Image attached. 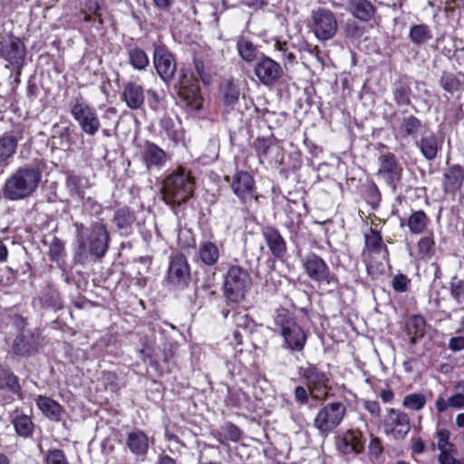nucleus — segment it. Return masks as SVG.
I'll return each mask as SVG.
<instances>
[{
  "mask_svg": "<svg viewBox=\"0 0 464 464\" xmlns=\"http://www.w3.org/2000/svg\"><path fill=\"white\" fill-rule=\"evenodd\" d=\"M41 179L42 171L37 165H22L5 179L2 189L3 196L9 201L28 198L37 191Z\"/></svg>",
  "mask_w": 464,
  "mask_h": 464,
  "instance_id": "obj_1",
  "label": "nucleus"
},
{
  "mask_svg": "<svg viewBox=\"0 0 464 464\" xmlns=\"http://www.w3.org/2000/svg\"><path fill=\"white\" fill-rule=\"evenodd\" d=\"M195 179L190 170L179 167L163 181L162 194L167 204L186 203L194 193Z\"/></svg>",
  "mask_w": 464,
  "mask_h": 464,
  "instance_id": "obj_2",
  "label": "nucleus"
},
{
  "mask_svg": "<svg viewBox=\"0 0 464 464\" xmlns=\"http://www.w3.org/2000/svg\"><path fill=\"white\" fill-rule=\"evenodd\" d=\"M274 331L283 338L285 349L291 353L304 350L307 340L306 334L287 311H278L274 317Z\"/></svg>",
  "mask_w": 464,
  "mask_h": 464,
  "instance_id": "obj_3",
  "label": "nucleus"
},
{
  "mask_svg": "<svg viewBox=\"0 0 464 464\" xmlns=\"http://www.w3.org/2000/svg\"><path fill=\"white\" fill-rule=\"evenodd\" d=\"M252 285V278L246 269L240 266H231L226 276L224 291L227 300L238 304L245 300Z\"/></svg>",
  "mask_w": 464,
  "mask_h": 464,
  "instance_id": "obj_4",
  "label": "nucleus"
},
{
  "mask_svg": "<svg viewBox=\"0 0 464 464\" xmlns=\"http://www.w3.org/2000/svg\"><path fill=\"white\" fill-rule=\"evenodd\" d=\"M174 89L179 99L190 111H198L203 109L204 98L201 95L198 80L191 72L181 69Z\"/></svg>",
  "mask_w": 464,
  "mask_h": 464,
  "instance_id": "obj_5",
  "label": "nucleus"
},
{
  "mask_svg": "<svg viewBox=\"0 0 464 464\" xmlns=\"http://www.w3.org/2000/svg\"><path fill=\"white\" fill-rule=\"evenodd\" d=\"M70 112L82 131L88 136H94L101 128V121L96 110L81 95L70 102Z\"/></svg>",
  "mask_w": 464,
  "mask_h": 464,
  "instance_id": "obj_6",
  "label": "nucleus"
},
{
  "mask_svg": "<svg viewBox=\"0 0 464 464\" xmlns=\"http://www.w3.org/2000/svg\"><path fill=\"white\" fill-rule=\"evenodd\" d=\"M88 231L86 238L80 243L77 253L88 251L96 258L103 257L108 251L111 240L106 225L102 221H94Z\"/></svg>",
  "mask_w": 464,
  "mask_h": 464,
  "instance_id": "obj_7",
  "label": "nucleus"
},
{
  "mask_svg": "<svg viewBox=\"0 0 464 464\" xmlns=\"http://www.w3.org/2000/svg\"><path fill=\"white\" fill-rule=\"evenodd\" d=\"M346 414V406L341 401L324 404L317 412L314 425L322 435H328L343 421Z\"/></svg>",
  "mask_w": 464,
  "mask_h": 464,
  "instance_id": "obj_8",
  "label": "nucleus"
},
{
  "mask_svg": "<svg viewBox=\"0 0 464 464\" xmlns=\"http://www.w3.org/2000/svg\"><path fill=\"white\" fill-rule=\"evenodd\" d=\"M311 30L323 42L333 39L338 31L335 14L329 9L319 7L312 11Z\"/></svg>",
  "mask_w": 464,
  "mask_h": 464,
  "instance_id": "obj_9",
  "label": "nucleus"
},
{
  "mask_svg": "<svg viewBox=\"0 0 464 464\" xmlns=\"http://www.w3.org/2000/svg\"><path fill=\"white\" fill-rule=\"evenodd\" d=\"M303 267L307 276L317 283H324L330 288L338 285V279L324 260L314 253L307 254L302 260Z\"/></svg>",
  "mask_w": 464,
  "mask_h": 464,
  "instance_id": "obj_10",
  "label": "nucleus"
},
{
  "mask_svg": "<svg viewBox=\"0 0 464 464\" xmlns=\"http://www.w3.org/2000/svg\"><path fill=\"white\" fill-rule=\"evenodd\" d=\"M25 54V45L19 37L9 34L0 41V56L18 71V75L24 64Z\"/></svg>",
  "mask_w": 464,
  "mask_h": 464,
  "instance_id": "obj_11",
  "label": "nucleus"
},
{
  "mask_svg": "<svg viewBox=\"0 0 464 464\" xmlns=\"http://www.w3.org/2000/svg\"><path fill=\"white\" fill-rule=\"evenodd\" d=\"M378 175L383 179L393 192L401 180L403 169L393 153L388 152L379 157Z\"/></svg>",
  "mask_w": 464,
  "mask_h": 464,
  "instance_id": "obj_12",
  "label": "nucleus"
},
{
  "mask_svg": "<svg viewBox=\"0 0 464 464\" xmlns=\"http://www.w3.org/2000/svg\"><path fill=\"white\" fill-rule=\"evenodd\" d=\"M254 73L262 84L273 86L283 77L284 71L279 63L262 54L256 61Z\"/></svg>",
  "mask_w": 464,
  "mask_h": 464,
  "instance_id": "obj_13",
  "label": "nucleus"
},
{
  "mask_svg": "<svg viewBox=\"0 0 464 464\" xmlns=\"http://www.w3.org/2000/svg\"><path fill=\"white\" fill-rule=\"evenodd\" d=\"M298 374L304 380L312 397L315 400L319 398L315 393L328 386L329 378L327 374L313 363L305 362L301 365L298 368Z\"/></svg>",
  "mask_w": 464,
  "mask_h": 464,
  "instance_id": "obj_14",
  "label": "nucleus"
},
{
  "mask_svg": "<svg viewBox=\"0 0 464 464\" xmlns=\"http://www.w3.org/2000/svg\"><path fill=\"white\" fill-rule=\"evenodd\" d=\"M168 282L178 289H183L188 285L190 267L184 255L177 254L170 258L168 268Z\"/></svg>",
  "mask_w": 464,
  "mask_h": 464,
  "instance_id": "obj_15",
  "label": "nucleus"
},
{
  "mask_svg": "<svg viewBox=\"0 0 464 464\" xmlns=\"http://www.w3.org/2000/svg\"><path fill=\"white\" fill-rule=\"evenodd\" d=\"M140 154L141 161L149 172L160 170L170 160L168 152L150 140L143 142Z\"/></svg>",
  "mask_w": 464,
  "mask_h": 464,
  "instance_id": "obj_16",
  "label": "nucleus"
},
{
  "mask_svg": "<svg viewBox=\"0 0 464 464\" xmlns=\"http://www.w3.org/2000/svg\"><path fill=\"white\" fill-rule=\"evenodd\" d=\"M153 63L161 80L166 84H169L177 71L173 54L165 46L157 45L154 48Z\"/></svg>",
  "mask_w": 464,
  "mask_h": 464,
  "instance_id": "obj_17",
  "label": "nucleus"
},
{
  "mask_svg": "<svg viewBox=\"0 0 464 464\" xmlns=\"http://www.w3.org/2000/svg\"><path fill=\"white\" fill-rule=\"evenodd\" d=\"M383 429L387 435L402 440L410 431V418L407 413L390 409L383 420Z\"/></svg>",
  "mask_w": 464,
  "mask_h": 464,
  "instance_id": "obj_18",
  "label": "nucleus"
},
{
  "mask_svg": "<svg viewBox=\"0 0 464 464\" xmlns=\"http://www.w3.org/2000/svg\"><path fill=\"white\" fill-rule=\"evenodd\" d=\"M231 188L234 194L244 203L257 199L254 179L246 171L240 170L233 176Z\"/></svg>",
  "mask_w": 464,
  "mask_h": 464,
  "instance_id": "obj_19",
  "label": "nucleus"
},
{
  "mask_svg": "<svg viewBox=\"0 0 464 464\" xmlns=\"http://www.w3.org/2000/svg\"><path fill=\"white\" fill-rule=\"evenodd\" d=\"M261 235L271 255L279 260H282L287 252L286 242L279 230L273 226H265L261 228Z\"/></svg>",
  "mask_w": 464,
  "mask_h": 464,
  "instance_id": "obj_20",
  "label": "nucleus"
},
{
  "mask_svg": "<svg viewBox=\"0 0 464 464\" xmlns=\"http://www.w3.org/2000/svg\"><path fill=\"white\" fill-rule=\"evenodd\" d=\"M38 348L39 334L23 331L14 340L12 352L17 356L28 357L37 353Z\"/></svg>",
  "mask_w": 464,
  "mask_h": 464,
  "instance_id": "obj_21",
  "label": "nucleus"
},
{
  "mask_svg": "<svg viewBox=\"0 0 464 464\" xmlns=\"http://www.w3.org/2000/svg\"><path fill=\"white\" fill-rule=\"evenodd\" d=\"M393 101L398 107L410 106L411 103V82L407 75L400 76L392 84Z\"/></svg>",
  "mask_w": 464,
  "mask_h": 464,
  "instance_id": "obj_22",
  "label": "nucleus"
},
{
  "mask_svg": "<svg viewBox=\"0 0 464 464\" xmlns=\"http://www.w3.org/2000/svg\"><path fill=\"white\" fill-rule=\"evenodd\" d=\"M135 220V212L127 207L117 209L112 218L117 232L122 237H128L133 232Z\"/></svg>",
  "mask_w": 464,
  "mask_h": 464,
  "instance_id": "obj_23",
  "label": "nucleus"
},
{
  "mask_svg": "<svg viewBox=\"0 0 464 464\" xmlns=\"http://www.w3.org/2000/svg\"><path fill=\"white\" fill-rule=\"evenodd\" d=\"M159 135L163 140H169L174 146L178 145L184 139L182 128L176 124L174 120L165 115L159 121Z\"/></svg>",
  "mask_w": 464,
  "mask_h": 464,
  "instance_id": "obj_24",
  "label": "nucleus"
},
{
  "mask_svg": "<svg viewBox=\"0 0 464 464\" xmlns=\"http://www.w3.org/2000/svg\"><path fill=\"white\" fill-rule=\"evenodd\" d=\"M126 446L137 459H144L149 450V438L140 430H135L127 434Z\"/></svg>",
  "mask_w": 464,
  "mask_h": 464,
  "instance_id": "obj_25",
  "label": "nucleus"
},
{
  "mask_svg": "<svg viewBox=\"0 0 464 464\" xmlns=\"http://www.w3.org/2000/svg\"><path fill=\"white\" fill-rule=\"evenodd\" d=\"M145 95L143 87L135 82H128L123 86L122 101L130 110L140 109L144 103Z\"/></svg>",
  "mask_w": 464,
  "mask_h": 464,
  "instance_id": "obj_26",
  "label": "nucleus"
},
{
  "mask_svg": "<svg viewBox=\"0 0 464 464\" xmlns=\"http://www.w3.org/2000/svg\"><path fill=\"white\" fill-rule=\"evenodd\" d=\"M423 127L422 121L414 115H406L401 118L398 128L401 139L412 138L415 140Z\"/></svg>",
  "mask_w": 464,
  "mask_h": 464,
  "instance_id": "obj_27",
  "label": "nucleus"
},
{
  "mask_svg": "<svg viewBox=\"0 0 464 464\" xmlns=\"http://www.w3.org/2000/svg\"><path fill=\"white\" fill-rule=\"evenodd\" d=\"M464 174L460 166L449 168L443 175V187L447 193H455L463 182Z\"/></svg>",
  "mask_w": 464,
  "mask_h": 464,
  "instance_id": "obj_28",
  "label": "nucleus"
},
{
  "mask_svg": "<svg viewBox=\"0 0 464 464\" xmlns=\"http://www.w3.org/2000/svg\"><path fill=\"white\" fill-rule=\"evenodd\" d=\"M219 249L218 246L208 240L201 241L198 248V259L206 266H212L219 259Z\"/></svg>",
  "mask_w": 464,
  "mask_h": 464,
  "instance_id": "obj_29",
  "label": "nucleus"
},
{
  "mask_svg": "<svg viewBox=\"0 0 464 464\" xmlns=\"http://www.w3.org/2000/svg\"><path fill=\"white\" fill-rule=\"evenodd\" d=\"M415 144L427 160L436 159L439 151V141L433 133L421 136L420 139L415 140Z\"/></svg>",
  "mask_w": 464,
  "mask_h": 464,
  "instance_id": "obj_30",
  "label": "nucleus"
},
{
  "mask_svg": "<svg viewBox=\"0 0 464 464\" xmlns=\"http://www.w3.org/2000/svg\"><path fill=\"white\" fill-rule=\"evenodd\" d=\"M18 140L11 134L0 137V167L7 165L10 159L16 153Z\"/></svg>",
  "mask_w": 464,
  "mask_h": 464,
  "instance_id": "obj_31",
  "label": "nucleus"
},
{
  "mask_svg": "<svg viewBox=\"0 0 464 464\" xmlns=\"http://www.w3.org/2000/svg\"><path fill=\"white\" fill-rule=\"evenodd\" d=\"M349 11L361 21H370L374 14L375 7L367 0H350Z\"/></svg>",
  "mask_w": 464,
  "mask_h": 464,
  "instance_id": "obj_32",
  "label": "nucleus"
},
{
  "mask_svg": "<svg viewBox=\"0 0 464 464\" xmlns=\"http://www.w3.org/2000/svg\"><path fill=\"white\" fill-rule=\"evenodd\" d=\"M0 389H6L19 399H23L18 377L7 368L0 366Z\"/></svg>",
  "mask_w": 464,
  "mask_h": 464,
  "instance_id": "obj_33",
  "label": "nucleus"
},
{
  "mask_svg": "<svg viewBox=\"0 0 464 464\" xmlns=\"http://www.w3.org/2000/svg\"><path fill=\"white\" fill-rule=\"evenodd\" d=\"M35 402L44 416L56 421L60 420L63 408L54 400L46 396L39 395L36 398Z\"/></svg>",
  "mask_w": 464,
  "mask_h": 464,
  "instance_id": "obj_34",
  "label": "nucleus"
},
{
  "mask_svg": "<svg viewBox=\"0 0 464 464\" xmlns=\"http://www.w3.org/2000/svg\"><path fill=\"white\" fill-rule=\"evenodd\" d=\"M220 92L223 104L228 109H233L240 95L238 86L233 81L226 80L221 85Z\"/></svg>",
  "mask_w": 464,
  "mask_h": 464,
  "instance_id": "obj_35",
  "label": "nucleus"
},
{
  "mask_svg": "<svg viewBox=\"0 0 464 464\" xmlns=\"http://www.w3.org/2000/svg\"><path fill=\"white\" fill-rule=\"evenodd\" d=\"M14 430L19 437L28 439L33 436L34 425L31 418L25 414H17L12 420Z\"/></svg>",
  "mask_w": 464,
  "mask_h": 464,
  "instance_id": "obj_36",
  "label": "nucleus"
},
{
  "mask_svg": "<svg viewBox=\"0 0 464 464\" xmlns=\"http://www.w3.org/2000/svg\"><path fill=\"white\" fill-rule=\"evenodd\" d=\"M426 328V320L423 316L414 314L407 322L408 334L411 336V343L424 336Z\"/></svg>",
  "mask_w": 464,
  "mask_h": 464,
  "instance_id": "obj_37",
  "label": "nucleus"
},
{
  "mask_svg": "<svg viewBox=\"0 0 464 464\" xmlns=\"http://www.w3.org/2000/svg\"><path fill=\"white\" fill-rule=\"evenodd\" d=\"M237 49L239 56L246 62L251 63L257 58V47L248 39L245 37L238 38L237 42Z\"/></svg>",
  "mask_w": 464,
  "mask_h": 464,
  "instance_id": "obj_38",
  "label": "nucleus"
},
{
  "mask_svg": "<svg viewBox=\"0 0 464 464\" xmlns=\"http://www.w3.org/2000/svg\"><path fill=\"white\" fill-rule=\"evenodd\" d=\"M409 38L413 44L420 46L432 38V33L424 24H414L410 28Z\"/></svg>",
  "mask_w": 464,
  "mask_h": 464,
  "instance_id": "obj_39",
  "label": "nucleus"
},
{
  "mask_svg": "<svg viewBox=\"0 0 464 464\" xmlns=\"http://www.w3.org/2000/svg\"><path fill=\"white\" fill-rule=\"evenodd\" d=\"M65 185L72 197L82 199L87 188V180L76 175H69L66 179Z\"/></svg>",
  "mask_w": 464,
  "mask_h": 464,
  "instance_id": "obj_40",
  "label": "nucleus"
},
{
  "mask_svg": "<svg viewBox=\"0 0 464 464\" xmlns=\"http://www.w3.org/2000/svg\"><path fill=\"white\" fill-rule=\"evenodd\" d=\"M430 222L423 210L414 211L408 218V227L413 234H421Z\"/></svg>",
  "mask_w": 464,
  "mask_h": 464,
  "instance_id": "obj_41",
  "label": "nucleus"
},
{
  "mask_svg": "<svg viewBox=\"0 0 464 464\" xmlns=\"http://www.w3.org/2000/svg\"><path fill=\"white\" fill-rule=\"evenodd\" d=\"M128 59L130 64L138 71L145 70L149 63L150 60L144 50L139 47H135L130 49L128 52Z\"/></svg>",
  "mask_w": 464,
  "mask_h": 464,
  "instance_id": "obj_42",
  "label": "nucleus"
},
{
  "mask_svg": "<svg viewBox=\"0 0 464 464\" xmlns=\"http://www.w3.org/2000/svg\"><path fill=\"white\" fill-rule=\"evenodd\" d=\"M233 317L237 328L242 330L246 334L253 333L256 328V323L245 311L235 313Z\"/></svg>",
  "mask_w": 464,
  "mask_h": 464,
  "instance_id": "obj_43",
  "label": "nucleus"
},
{
  "mask_svg": "<svg viewBox=\"0 0 464 464\" xmlns=\"http://www.w3.org/2000/svg\"><path fill=\"white\" fill-rule=\"evenodd\" d=\"M70 135L69 127H54L50 139L52 146L56 148L68 147L70 145Z\"/></svg>",
  "mask_w": 464,
  "mask_h": 464,
  "instance_id": "obj_44",
  "label": "nucleus"
},
{
  "mask_svg": "<svg viewBox=\"0 0 464 464\" xmlns=\"http://www.w3.org/2000/svg\"><path fill=\"white\" fill-rule=\"evenodd\" d=\"M440 85L450 93H454L459 89V80L450 72H444L440 79Z\"/></svg>",
  "mask_w": 464,
  "mask_h": 464,
  "instance_id": "obj_45",
  "label": "nucleus"
},
{
  "mask_svg": "<svg viewBox=\"0 0 464 464\" xmlns=\"http://www.w3.org/2000/svg\"><path fill=\"white\" fill-rule=\"evenodd\" d=\"M273 140L274 137L271 134L269 137H257L254 140L253 148L260 159L267 156L269 149L273 145Z\"/></svg>",
  "mask_w": 464,
  "mask_h": 464,
  "instance_id": "obj_46",
  "label": "nucleus"
},
{
  "mask_svg": "<svg viewBox=\"0 0 464 464\" xmlns=\"http://www.w3.org/2000/svg\"><path fill=\"white\" fill-rule=\"evenodd\" d=\"M426 403V398L421 393H411L404 397L403 399V406L405 408L420 411L421 410Z\"/></svg>",
  "mask_w": 464,
  "mask_h": 464,
  "instance_id": "obj_47",
  "label": "nucleus"
},
{
  "mask_svg": "<svg viewBox=\"0 0 464 464\" xmlns=\"http://www.w3.org/2000/svg\"><path fill=\"white\" fill-rule=\"evenodd\" d=\"M354 435L353 433H345L343 438L338 442V450L343 454L360 453V447L353 445Z\"/></svg>",
  "mask_w": 464,
  "mask_h": 464,
  "instance_id": "obj_48",
  "label": "nucleus"
},
{
  "mask_svg": "<svg viewBox=\"0 0 464 464\" xmlns=\"http://www.w3.org/2000/svg\"><path fill=\"white\" fill-rule=\"evenodd\" d=\"M44 461L45 464H69L65 453L59 449L48 450Z\"/></svg>",
  "mask_w": 464,
  "mask_h": 464,
  "instance_id": "obj_49",
  "label": "nucleus"
},
{
  "mask_svg": "<svg viewBox=\"0 0 464 464\" xmlns=\"http://www.w3.org/2000/svg\"><path fill=\"white\" fill-rule=\"evenodd\" d=\"M434 245L435 242L432 235L423 237L418 243L420 254L430 256L433 254Z\"/></svg>",
  "mask_w": 464,
  "mask_h": 464,
  "instance_id": "obj_50",
  "label": "nucleus"
},
{
  "mask_svg": "<svg viewBox=\"0 0 464 464\" xmlns=\"http://www.w3.org/2000/svg\"><path fill=\"white\" fill-rule=\"evenodd\" d=\"M411 280L403 274H398L392 277V286L397 293H405L408 291Z\"/></svg>",
  "mask_w": 464,
  "mask_h": 464,
  "instance_id": "obj_51",
  "label": "nucleus"
},
{
  "mask_svg": "<svg viewBox=\"0 0 464 464\" xmlns=\"http://www.w3.org/2000/svg\"><path fill=\"white\" fill-rule=\"evenodd\" d=\"M438 437V449L440 452L450 450L453 447V444L449 442L450 439V431L446 429H440L437 432Z\"/></svg>",
  "mask_w": 464,
  "mask_h": 464,
  "instance_id": "obj_52",
  "label": "nucleus"
},
{
  "mask_svg": "<svg viewBox=\"0 0 464 464\" xmlns=\"http://www.w3.org/2000/svg\"><path fill=\"white\" fill-rule=\"evenodd\" d=\"M451 295L458 303H461L464 299V281L454 277L450 283Z\"/></svg>",
  "mask_w": 464,
  "mask_h": 464,
  "instance_id": "obj_53",
  "label": "nucleus"
},
{
  "mask_svg": "<svg viewBox=\"0 0 464 464\" xmlns=\"http://www.w3.org/2000/svg\"><path fill=\"white\" fill-rule=\"evenodd\" d=\"M223 433L227 440L231 441H238L241 439V430L232 423H227L223 427Z\"/></svg>",
  "mask_w": 464,
  "mask_h": 464,
  "instance_id": "obj_54",
  "label": "nucleus"
},
{
  "mask_svg": "<svg viewBox=\"0 0 464 464\" xmlns=\"http://www.w3.org/2000/svg\"><path fill=\"white\" fill-rule=\"evenodd\" d=\"M64 246L63 242L57 238H54L49 247V256L52 260H59L63 253Z\"/></svg>",
  "mask_w": 464,
  "mask_h": 464,
  "instance_id": "obj_55",
  "label": "nucleus"
},
{
  "mask_svg": "<svg viewBox=\"0 0 464 464\" xmlns=\"http://www.w3.org/2000/svg\"><path fill=\"white\" fill-rule=\"evenodd\" d=\"M382 241V236L378 232L372 231V235L365 236V244L370 250L378 251Z\"/></svg>",
  "mask_w": 464,
  "mask_h": 464,
  "instance_id": "obj_56",
  "label": "nucleus"
},
{
  "mask_svg": "<svg viewBox=\"0 0 464 464\" xmlns=\"http://www.w3.org/2000/svg\"><path fill=\"white\" fill-rule=\"evenodd\" d=\"M295 401L300 404H307L309 401V395H311L308 388L305 389L304 386H296L294 392Z\"/></svg>",
  "mask_w": 464,
  "mask_h": 464,
  "instance_id": "obj_57",
  "label": "nucleus"
},
{
  "mask_svg": "<svg viewBox=\"0 0 464 464\" xmlns=\"http://www.w3.org/2000/svg\"><path fill=\"white\" fill-rule=\"evenodd\" d=\"M439 462L440 464H464V459L454 458L449 450L440 453Z\"/></svg>",
  "mask_w": 464,
  "mask_h": 464,
  "instance_id": "obj_58",
  "label": "nucleus"
},
{
  "mask_svg": "<svg viewBox=\"0 0 464 464\" xmlns=\"http://www.w3.org/2000/svg\"><path fill=\"white\" fill-rule=\"evenodd\" d=\"M195 69L204 84L209 85L212 82V76L204 71L203 62L196 61Z\"/></svg>",
  "mask_w": 464,
  "mask_h": 464,
  "instance_id": "obj_59",
  "label": "nucleus"
},
{
  "mask_svg": "<svg viewBox=\"0 0 464 464\" xmlns=\"http://www.w3.org/2000/svg\"><path fill=\"white\" fill-rule=\"evenodd\" d=\"M369 452L372 456L377 458L382 452V446L381 440L377 437L372 436V440L369 444Z\"/></svg>",
  "mask_w": 464,
  "mask_h": 464,
  "instance_id": "obj_60",
  "label": "nucleus"
},
{
  "mask_svg": "<svg viewBox=\"0 0 464 464\" xmlns=\"http://www.w3.org/2000/svg\"><path fill=\"white\" fill-rule=\"evenodd\" d=\"M450 408L460 409L464 407V393H457L447 399Z\"/></svg>",
  "mask_w": 464,
  "mask_h": 464,
  "instance_id": "obj_61",
  "label": "nucleus"
},
{
  "mask_svg": "<svg viewBox=\"0 0 464 464\" xmlns=\"http://www.w3.org/2000/svg\"><path fill=\"white\" fill-rule=\"evenodd\" d=\"M449 348L453 352H459L464 349V336L452 337L449 341Z\"/></svg>",
  "mask_w": 464,
  "mask_h": 464,
  "instance_id": "obj_62",
  "label": "nucleus"
},
{
  "mask_svg": "<svg viewBox=\"0 0 464 464\" xmlns=\"http://www.w3.org/2000/svg\"><path fill=\"white\" fill-rule=\"evenodd\" d=\"M278 50L284 52V60L287 63H295L296 62V57L294 53L287 52L286 43H278Z\"/></svg>",
  "mask_w": 464,
  "mask_h": 464,
  "instance_id": "obj_63",
  "label": "nucleus"
},
{
  "mask_svg": "<svg viewBox=\"0 0 464 464\" xmlns=\"http://www.w3.org/2000/svg\"><path fill=\"white\" fill-rule=\"evenodd\" d=\"M13 324H14V326L20 330L21 332L23 331H27L25 329V326L27 324V322L26 320L21 316V315H18V314H15L14 317H13Z\"/></svg>",
  "mask_w": 464,
  "mask_h": 464,
  "instance_id": "obj_64",
  "label": "nucleus"
}]
</instances>
